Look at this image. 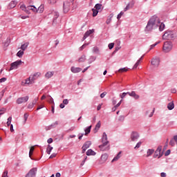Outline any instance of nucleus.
<instances>
[{
	"label": "nucleus",
	"mask_w": 177,
	"mask_h": 177,
	"mask_svg": "<svg viewBox=\"0 0 177 177\" xmlns=\"http://www.w3.org/2000/svg\"><path fill=\"white\" fill-rule=\"evenodd\" d=\"M28 99H30L28 95H26L25 97H19L17 100V104H21L22 103H26V102H28Z\"/></svg>",
	"instance_id": "0eeeda50"
},
{
	"label": "nucleus",
	"mask_w": 177,
	"mask_h": 177,
	"mask_svg": "<svg viewBox=\"0 0 177 177\" xmlns=\"http://www.w3.org/2000/svg\"><path fill=\"white\" fill-rule=\"evenodd\" d=\"M59 125V122L56 121L55 122L53 123L50 127L51 128H55Z\"/></svg>",
	"instance_id": "09e8293b"
},
{
	"label": "nucleus",
	"mask_w": 177,
	"mask_h": 177,
	"mask_svg": "<svg viewBox=\"0 0 177 177\" xmlns=\"http://www.w3.org/2000/svg\"><path fill=\"white\" fill-rule=\"evenodd\" d=\"M124 15V12H120V14L118 15L117 19L118 20H120V17H122V15Z\"/></svg>",
	"instance_id": "6e6d98bb"
},
{
	"label": "nucleus",
	"mask_w": 177,
	"mask_h": 177,
	"mask_svg": "<svg viewBox=\"0 0 177 177\" xmlns=\"http://www.w3.org/2000/svg\"><path fill=\"white\" fill-rule=\"evenodd\" d=\"M91 145H92V143L91 142V141H86L84 145L82 146V153H85V151H86L87 149H89V147H91Z\"/></svg>",
	"instance_id": "ddd939ff"
},
{
	"label": "nucleus",
	"mask_w": 177,
	"mask_h": 177,
	"mask_svg": "<svg viewBox=\"0 0 177 177\" xmlns=\"http://www.w3.org/2000/svg\"><path fill=\"white\" fill-rule=\"evenodd\" d=\"M30 10H32V12H34L35 13L38 12V10L34 6H28V12H30Z\"/></svg>",
	"instance_id": "a211bd4d"
},
{
	"label": "nucleus",
	"mask_w": 177,
	"mask_h": 177,
	"mask_svg": "<svg viewBox=\"0 0 177 177\" xmlns=\"http://www.w3.org/2000/svg\"><path fill=\"white\" fill-rule=\"evenodd\" d=\"M154 153V149H148L147 151V157H150Z\"/></svg>",
	"instance_id": "c756f323"
},
{
	"label": "nucleus",
	"mask_w": 177,
	"mask_h": 177,
	"mask_svg": "<svg viewBox=\"0 0 177 177\" xmlns=\"http://www.w3.org/2000/svg\"><path fill=\"white\" fill-rule=\"evenodd\" d=\"M174 38H176V33L172 30H166L162 35V39L172 41Z\"/></svg>",
	"instance_id": "7ed1b4c3"
},
{
	"label": "nucleus",
	"mask_w": 177,
	"mask_h": 177,
	"mask_svg": "<svg viewBox=\"0 0 177 177\" xmlns=\"http://www.w3.org/2000/svg\"><path fill=\"white\" fill-rule=\"evenodd\" d=\"M140 146H142V142H138L136 144V147H134V149H135L136 150H138V149H139V147H140Z\"/></svg>",
	"instance_id": "49530a36"
},
{
	"label": "nucleus",
	"mask_w": 177,
	"mask_h": 177,
	"mask_svg": "<svg viewBox=\"0 0 177 177\" xmlns=\"http://www.w3.org/2000/svg\"><path fill=\"white\" fill-rule=\"evenodd\" d=\"M120 158H121V152H119L117 156L113 158L112 162H114V161H118Z\"/></svg>",
	"instance_id": "393cba45"
},
{
	"label": "nucleus",
	"mask_w": 177,
	"mask_h": 177,
	"mask_svg": "<svg viewBox=\"0 0 177 177\" xmlns=\"http://www.w3.org/2000/svg\"><path fill=\"white\" fill-rule=\"evenodd\" d=\"M70 6H71L70 2L68 1L64 2V5H63L64 13H68V12L70 10Z\"/></svg>",
	"instance_id": "f8f14e48"
},
{
	"label": "nucleus",
	"mask_w": 177,
	"mask_h": 177,
	"mask_svg": "<svg viewBox=\"0 0 177 177\" xmlns=\"http://www.w3.org/2000/svg\"><path fill=\"white\" fill-rule=\"evenodd\" d=\"M93 53L99 54V48L97 47L93 48Z\"/></svg>",
	"instance_id": "de8ad7c7"
},
{
	"label": "nucleus",
	"mask_w": 177,
	"mask_h": 177,
	"mask_svg": "<svg viewBox=\"0 0 177 177\" xmlns=\"http://www.w3.org/2000/svg\"><path fill=\"white\" fill-rule=\"evenodd\" d=\"M21 10H24V12H26L27 13V15H30V11H28V6L26 7V6L24 5H21L20 6Z\"/></svg>",
	"instance_id": "aec40b11"
},
{
	"label": "nucleus",
	"mask_w": 177,
	"mask_h": 177,
	"mask_svg": "<svg viewBox=\"0 0 177 177\" xmlns=\"http://www.w3.org/2000/svg\"><path fill=\"white\" fill-rule=\"evenodd\" d=\"M47 97L48 98L49 103H53L55 104V102L53 101V98L50 95H48Z\"/></svg>",
	"instance_id": "37998d69"
},
{
	"label": "nucleus",
	"mask_w": 177,
	"mask_h": 177,
	"mask_svg": "<svg viewBox=\"0 0 177 177\" xmlns=\"http://www.w3.org/2000/svg\"><path fill=\"white\" fill-rule=\"evenodd\" d=\"M21 63H23L21 60H17L11 63L9 71H12V70H17V68H19V66H21Z\"/></svg>",
	"instance_id": "39448f33"
},
{
	"label": "nucleus",
	"mask_w": 177,
	"mask_h": 177,
	"mask_svg": "<svg viewBox=\"0 0 177 177\" xmlns=\"http://www.w3.org/2000/svg\"><path fill=\"white\" fill-rule=\"evenodd\" d=\"M16 5H17V2L12 1L9 3V7L10 9H13V8H16Z\"/></svg>",
	"instance_id": "bb28decb"
},
{
	"label": "nucleus",
	"mask_w": 177,
	"mask_h": 177,
	"mask_svg": "<svg viewBox=\"0 0 177 177\" xmlns=\"http://www.w3.org/2000/svg\"><path fill=\"white\" fill-rule=\"evenodd\" d=\"M128 71V68H122L119 69V73H125Z\"/></svg>",
	"instance_id": "a18cd8bd"
},
{
	"label": "nucleus",
	"mask_w": 177,
	"mask_h": 177,
	"mask_svg": "<svg viewBox=\"0 0 177 177\" xmlns=\"http://www.w3.org/2000/svg\"><path fill=\"white\" fill-rule=\"evenodd\" d=\"M10 124H12V117L10 116L8 118V121H7V127H10Z\"/></svg>",
	"instance_id": "a19ab883"
},
{
	"label": "nucleus",
	"mask_w": 177,
	"mask_h": 177,
	"mask_svg": "<svg viewBox=\"0 0 177 177\" xmlns=\"http://www.w3.org/2000/svg\"><path fill=\"white\" fill-rule=\"evenodd\" d=\"M55 75L54 71H48L45 74V78L49 80V78H52V76Z\"/></svg>",
	"instance_id": "dca6fc26"
},
{
	"label": "nucleus",
	"mask_w": 177,
	"mask_h": 177,
	"mask_svg": "<svg viewBox=\"0 0 177 177\" xmlns=\"http://www.w3.org/2000/svg\"><path fill=\"white\" fill-rule=\"evenodd\" d=\"M167 109L168 110H174V109H175V104H174V101L167 104Z\"/></svg>",
	"instance_id": "6ab92c4d"
},
{
	"label": "nucleus",
	"mask_w": 177,
	"mask_h": 177,
	"mask_svg": "<svg viewBox=\"0 0 177 177\" xmlns=\"http://www.w3.org/2000/svg\"><path fill=\"white\" fill-rule=\"evenodd\" d=\"M95 60H96V57L91 56L89 59H88L89 64H91V63H93V62H95Z\"/></svg>",
	"instance_id": "f704fd0d"
},
{
	"label": "nucleus",
	"mask_w": 177,
	"mask_h": 177,
	"mask_svg": "<svg viewBox=\"0 0 177 177\" xmlns=\"http://www.w3.org/2000/svg\"><path fill=\"white\" fill-rule=\"evenodd\" d=\"M128 95V93H122V94L120 95L121 99H124L127 95Z\"/></svg>",
	"instance_id": "5fc2aeb1"
},
{
	"label": "nucleus",
	"mask_w": 177,
	"mask_h": 177,
	"mask_svg": "<svg viewBox=\"0 0 177 177\" xmlns=\"http://www.w3.org/2000/svg\"><path fill=\"white\" fill-rule=\"evenodd\" d=\"M109 49H113L114 48V43H111L108 45Z\"/></svg>",
	"instance_id": "4d7b16f0"
},
{
	"label": "nucleus",
	"mask_w": 177,
	"mask_h": 177,
	"mask_svg": "<svg viewBox=\"0 0 177 177\" xmlns=\"http://www.w3.org/2000/svg\"><path fill=\"white\" fill-rule=\"evenodd\" d=\"M153 114H154V109L151 112H150V113L149 114V118L153 117Z\"/></svg>",
	"instance_id": "0e129e2a"
},
{
	"label": "nucleus",
	"mask_w": 177,
	"mask_h": 177,
	"mask_svg": "<svg viewBox=\"0 0 177 177\" xmlns=\"http://www.w3.org/2000/svg\"><path fill=\"white\" fill-rule=\"evenodd\" d=\"M160 176H161V177H167V174L165 173V172H162V173L160 174Z\"/></svg>",
	"instance_id": "774afa93"
},
{
	"label": "nucleus",
	"mask_w": 177,
	"mask_h": 177,
	"mask_svg": "<svg viewBox=\"0 0 177 177\" xmlns=\"http://www.w3.org/2000/svg\"><path fill=\"white\" fill-rule=\"evenodd\" d=\"M107 158H109V155H107V153H104L101 156V160L102 162H106V161H107Z\"/></svg>",
	"instance_id": "412c9836"
},
{
	"label": "nucleus",
	"mask_w": 177,
	"mask_h": 177,
	"mask_svg": "<svg viewBox=\"0 0 177 177\" xmlns=\"http://www.w3.org/2000/svg\"><path fill=\"white\" fill-rule=\"evenodd\" d=\"M23 55H24V51L23 50H20L19 51L17 52V56L18 57H23Z\"/></svg>",
	"instance_id": "2f4dec72"
},
{
	"label": "nucleus",
	"mask_w": 177,
	"mask_h": 177,
	"mask_svg": "<svg viewBox=\"0 0 177 177\" xmlns=\"http://www.w3.org/2000/svg\"><path fill=\"white\" fill-rule=\"evenodd\" d=\"M5 81H6V78L2 77L1 79H0V84H2V82H5Z\"/></svg>",
	"instance_id": "e2e57ef3"
},
{
	"label": "nucleus",
	"mask_w": 177,
	"mask_h": 177,
	"mask_svg": "<svg viewBox=\"0 0 177 177\" xmlns=\"http://www.w3.org/2000/svg\"><path fill=\"white\" fill-rule=\"evenodd\" d=\"M37 12H39V13H42V12H44V6L41 5V6L38 8Z\"/></svg>",
	"instance_id": "79ce46f5"
},
{
	"label": "nucleus",
	"mask_w": 177,
	"mask_h": 177,
	"mask_svg": "<svg viewBox=\"0 0 177 177\" xmlns=\"http://www.w3.org/2000/svg\"><path fill=\"white\" fill-rule=\"evenodd\" d=\"M160 24V18L156 15L152 16L150 19L149 20L147 26L145 28V31L149 32L154 28H157L158 25Z\"/></svg>",
	"instance_id": "f257e3e1"
},
{
	"label": "nucleus",
	"mask_w": 177,
	"mask_h": 177,
	"mask_svg": "<svg viewBox=\"0 0 177 177\" xmlns=\"http://www.w3.org/2000/svg\"><path fill=\"white\" fill-rule=\"evenodd\" d=\"M35 106L32 102L30 103L28 106V109H32Z\"/></svg>",
	"instance_id": "bf43d9fd"
},
{
	"label": "nucleus",
	"mask_w": 177,
	"mask_h": 177,
	"mask_svg": "<svg viewBox=\"0 0 177 177\" xmlns=\"http://www.w3.org/2000/svg\"><path fill=\"white\" fill-rule=\"evenodd\" d=\"M52 150H53V147H51L50 145H48V147L46 149V153L48 154H50V152L52 151Z\"/></svg>",
	"instance_id": "72a5a7b5"
},
{
	"label": "nucleus",
	"mask_w": 177,
	"mask_h": 177,
	"mask_svg": "<svg viewBox=\"0 0 177 177\" xmlns=\"http://www.w3.org/2000/svg\"><path fill=\"white\" fill-rule=\"evenodd\" d=\"M25 84H27L28 85H30V84H32L31 83V78H30V77L26 80Z\"/></svg>",
	"instance_id": "603ef678"
},
{
	"label": "nucleus",
	"mask_w": 177,
	"mask_h": 177,
	"mask_svg": "<svg viewBox=\"0 0 177 177\" xmlns=\"http://www.w3.org/2000/svg\"><path fill=\"white\" fill-rule=\"evenodd\" d=\"M169 145L171 146H175V142L174 141V140H171L169 142Z\"/></svg>",
	"instance_id": "052dcab7"
},
{
	"label": "nucleus",
	"mask_w": 177,
	"mask_h": 177,
	"mask_svg": "<svg viewBox=\"0 0 177 177\" xmlns=\"http://www.w3.org/2000/svg\"><path fill=\"white\" fill-rule=\"evenodd\" d=\"M158 27H159V31H164L165 28V24H164V23L160 22Z\"/></svg>",
	"instance_id": "a878e982"
},
{
	"label": "nucleus",
	"mask_w": 177,
	"mask_h": 177,
	"mask_svg": "<svg viewBox=\"0 0 177 177\" xmlns=\"http://www.w3.org/2000/svg\"><path fill=\"white\" fill-rule=\"evenodd\" d=\"M92 12H93V17H96V16H97V13H99V10L95 8L92 9Z\"/></svg>",
	"instance_id": "473e14b6"
},
{
	"label": "nucleus",
	"mask_w": 177,
	"mask_h": 177,
	"mask_svg": "<svg viewBox=\"0 0 177 177\" xmlns=\"http://www.w3.org/2000/svg\"><path fill=\"white\" fill-rule=\"evenodd\" d=\"M41 77V73L40 72H36L33 75H31L30 76V78L31 79V84H34L36 80H38Z\"/></svg>",
	"instance_id": "6e6552de"
},
{
	"label": "nucleus",
	"mask_w": 177,
	"mask_h": 177,
	"mask_svg": "<svg viewBox=\"0 0 177 177\" xmlns=\"http://www.w3.org/2000/svg\"><path fill=\"white\" fill-rule=\"evenodd\" d=\"M128 95H129L131 97H133L134 99H136V100H138V99H139L140 97L139 96V95L136 94V93L135 91H132V92H127Z\"/></svg>",
	"instance_id": "2eb2a0df"
},
{
	"label": "nucleus",
	"mask_w": 177,
	"mask_h": 177,
	"mask_svg": "<svg viewBox=\"0 0 177 177\" xmlns=\"http://www.w3.org/2000/svg\"><path fill=\"white\" fill-rule=\"evenodd\" d=\"M140 64V60H138L137 62L134 64L133 68H138V66Z\"/></svg>",
	"instance_id": "3c124183"
},
{
	"label": "nucleus",
	"mask_w": 177,
	"mask_h": 177,
	"mask_svg": "<svg viewBox=\"0 0 177 177\" xmlns=\"http://www.w3.org/2000/svg\"><path fill=\"white\" fill-rule=\"evenodd\" d=\"M85 60H86V55H82V56L78 59L79 63H84V62H85Z\"/></svg>",
	"instance_id": "4be33fe9"
},
{
	"label": "nucleus",
	"mask_w": 177,
	"mask_h": 177,
	"mask_svg": "<svg viewBox=\"0 0 177 177\" xmlns=\"http://www.w3.org/2000/svg\"><path fill=\"white\" fill-rule=\"evenodd\" d=\"M160 57H155L152 58L151 60V66H153V67H156V68H157L160 66Z\"/></svg>",
	"instance_id": "423d86ee"
},
{
	"label": "nucleus",
	"mask_w": 177,
	"mask_h": 177,
	"mask_svg": "<svg viewBox=\"0 0 177 177\" xmlns=\"http://www.w3.org/2000/svg\"><path fill=\"white\" fill-rule=\"evenodd\" d=\"M88 45H89V43L83 44L80 48H79V50L80 52H82V50H84V49H85V48H86V46H88Z\"/></svg>",
	"instance_id": "c9c22d12"
},
{
	"label": "nucleus",
	"mask_w": 177,
	"mask_h": 177,
	"mask_svg": "<svg viewBox=\"0 0 177 177\" xmlns=\"http://www.w3.org/2000/svg\"><path fill=\"white\" fill-rule=\"evenodd\" d=\"M35 175H37V168L34 167L28 171L26 177H35Z\"/></svg>",
	"instance_id": "9b49d317"
},
{
	"label": "nucleus",
	"mask_w": 177,
	"mask_h": 177,
	"mask_svg": "<svg viewBox=\"0 0 177 177\" xmlns=\"http://www.w3.org/2000/svg\"><path fill=\"white\" fill-rule=\"evenodd\" d=\"M172 48H174V44L172 41H165L163 44L162 51L164 53H169L172 50Z\"/></svg>",
	"instance_id": "20e7f679"
},
{
	"label": "nucleus",
	"mask_w": 177,
	"mask_h": 177,
	"mask_svg": "<svg viewBox=\"0 0 177 177\" xmlns=\"http://www.w3.org/2000/svg\"><path fill=\"white\" fill-rule=\"evenodd\" d=\"M71 71H72L74 74H75L77 73H81V71H82V68L80 67L72 66L71 68Z\"/></svg>",
	"instance_id": "4468645a"
},
{
	"label": "nucleus",
	"mask_w": 177,
	"mask_h": 177,
	"mask_svg": "<svg viewBox=\"0 0 177 177\" xmlns=\"http://www.w3.org/2000/svg\"><path fill=\"white\" fill-rule=\"evenodd\" d=\"M139 138H140V136L139 135V133H138L137 131H133L131 133V140H132V142H136L138 139H139Z\"/></svg>",
	"instance_id": "9d476101"
},
{
	"label": "nucleus",
	"mask_w": 177,
	"mask_h": 177,
	"mask_svg": "<svg viewBox=\"0 0 177 177\" xmlns=\"http://www.w3.org/2000/svg\"><path fill=\"white\" fill-rule=\"evenodd\" d=\"M32 151H34V147H31L30 151H29V157H31L32 156Z\"/></svg>",
	"instance_id": "864d4df0"
},
{
	"label": "nucleus",
	"mask_w": 177,
	"mask_h": 177,
	"mask_svg": "<svg viewBox=\"0 0 177 177\" xmlns=\"http://www.w3.org/2000/svg\"><path fill=\"white\" fill-rule=\"evenodd\" d=\"M8 170H5L3 172L1 177H9V175H8Z\"/></svg>",
	"instance_id": "c03bdc74"
},
{
	"label": "nucleus",
	"mask_w": 177,
	"mask_h": 177,
	"mask_svg": "<svg viewBox=\"0 0 177 177\" xmlns=\"http://www.w3.org/2000/svg\"><path fill=\"white\" fill-rule=\"evenodd\" d=\"M53 142V139H52V138H49L47 140V142L48 143V145H50V143H52Z\"/></svg>",
	"instance_id": "69168bd1"
},
{
	"label": "nucleus",
	"mask_w": 177,
	"mask_h": 177,
	"mask_svg": "<svg viewBox=\"0 0 177 177\" xmlns=\"http://www.w3.org/2000/svg\"><path fill=\"white\" fill-rule=\"evenodd\" d=\"M24 124H25L26 122H27V120H28V113H24Z\"/></svg>",
	"instance_id": "ea45409f"
},
{
	"label": "nucleus",
	"mask_w": 177,
	"mask_h": 177,
	"mask_svg": "<svg viewBox=\"0 0 177 177\" xmlns=\"http://www.w3.org/2000/svg\"><path fill=\"white\" fill-rule=\"evenodd\" d=\"M162 150V147L161 146H159L156 151H155V153H154V156L153 157L156 158H160V157H162V153L161 152Z\"/></svg>",
	"instance_id": "1a4fd4ad"
},
{
	"label": "nucleus",
	"mask_w": 177,
	"mask_h": 177,
	"mask_svg": "<svg viewBox=\"0 0 177 177\" xmlns=\"http://www.w3.org/2000/svg\"><path fill=\"white\" fill-rule=\"evenodd\" d=\"M91 128H92V126H89L84 129L85 135H88V133H91Z\"/></svg>",
	"instance_id": "7c9ffc66"
},
{
	"label": "nucleus",
	"mask_w": 177,
	"mask_h": 177,
	"mask_svg": "<svg viewBox=\"0 0 177 177\" xmlns=\"http://www.w3.org/2000/svg\"><path fill=\"white\" fill-rule=\"evenodd\" d=\"M101 126H102V123L100 122V121H99L95 125V131H97L98 129H100Z\"/></svg>",
	"instance_id": "e433bc0d"
},
{
	"label": "nucleus",
	"mask_w": 177,
	"mask_h": 177,
	"mask_svg": "<svg viewBox=\"0 0 177 177\" xmlns=\"http://www.w3.org/2000/svg\"><path fill=\"white\" fill-rule=\"evenodd\" d=\"M52 15L54 17L53 19V23H56V19L59 17V12L53 11Z\"/></svg>",
	"instance_id": "f3484780"
},
{
	"label": "nucleus",
	"mask_w": 177,
	"mask_h": 177,
	"mask_svg": "<svg viewBox=\"0 0 177 177\" xmlns=\"http://www.w3.org/2000/svg\"><path fill=\"white\" fill-rule=\"evenodd\" d=\"M86 156H96V152H95L92 149H88L86 151Z\"/></svg>",
	"instance_id": "5701e85b"
},
{
	"label": "nucleus",
	"mask_w": 177,
	"mask_h": 177,
	"mask_svg": "<svg viewBox=\"0 0 177 177\" xmlns=\"http://www.w3.org/2000/svg\"><path fill=\"white\" fill-rule=\"evenodd\" d=\"M93 32H95V29L89 30L85 32L84 35L88 37L91 34H93Z\"/></svg>",
	"instance_id": "cd10ccee"
},
{
	"label": "nucleus",
	"mask_w": 177,
	"mask_h": 177,
	"mask_svg": "<svg viewBox=\"0 0 177 177\" xmlns=\"http://www.w3.org/2000/svg\"><path fill=\"white\" fill-rule=\"evenodd\" d=\"M28 45H30V43L26 42L21 46L20 49H21V50L24 51V50H26V49H27V48H28Z\"/></svg>",
	"instance_id": "b1692460"
},
{
	"label": "nucleus",
	"mask_w": 177,
	"mask_h": 177,
	"mask_svg": "<svg viewBox=\"0 0 177 177\" xmlns=\"http://www.w3.org/2000/svg\"><path fill=\"white\" fill-rule=\"evenodd\" d=\"M113 17H114V15L113 14H111L109 15V18H108L106 19V24H110V23H111V20H113Z\"/></svg>",
	"instance_id": "c85d7f7f"
},
{
	"label": "nucleus",
	"mask_w": 177,
	"mask_h": 177,
	"mask_svg": "<svg viewBox=\"0 0 177 177\" xmlns=\"http://www.w3.org/2000/svg\"><path fill=\"white\" fill-rule=\"evenodd\" d=\"M59 125V122L56 121L55 122L53 123L50 127L51 128H55Z\"/></svg>",
	"instance_id": "8fccbe9b"
},
{
	"label": "nucleus",
	"mask_w": 177,
	"mask_h": 177,
	"mask_svg": "<svg viewBox=\"0 0 177 177\" xmlns=\"http://www.w3.org/2000/svg\"><path fill=\"white\" fill-rule=\"evenodd\" d=\"M95 9L96 10H100V9H102V4H100V3L95 4Z\"/></svg>",
	"instance_id": "4c0bfd02"
},
{
	"label": "nucleus",
	"mask_w": 177,
	"mask_h": 177,
	"mask_svg": "<svg viewBox=\"0 0 177 177\" xmlns=\"http://www.w3.org/2000/svg\"><path fill=\"white\" fill-rule=\"evenodd\" d=\"M57 156V153H52L50 156V158H55V157H56Z\"/></svg>",
	"instance_id": "338daca9"
},
{
	"label": "nucleus",
	"mask_w": 177,
	"mask_h": 177,
	"mask_svg": "<svg viewBox=\"0 0 177 177\" xmlns=\"http://www.w3.org/2000/svg\"><path fill=\"white\" fill-rule=\"evenodd\" d=\"M102 145H99V149L102 151L110 150V144L109 143V140H107V134L106 133H103L102 134Z\"/></svg>",
	"instance_id": "f03ea898"
},
{
	"label": "nucleus",
	"mask_w": 177,
	"mask_h": 177,
	"mask_svg": "<svg viewBox=\"0 0 177 177\" xmlns=\"http://www.w3.org/2000/svg\"><path fill=\"white\" fill-rule=\"evenodd\" d=\"M107 95V92L104 91V93H101L100 95V97L101 99H103V97H104V96H106Z\"/></svg>",
	"instance_id": "13d9d810"
},
{
	"label": "nucleus",
	"mask_w": 177,
	"mask_h": 177,
	"mask_svg": "<svg viewBox=\"0 0 177 177\" xmlns=\"http://www.w3.org/2000/svg\"><path fill=\"white\" fill-rule=\"evenodd\" d=\"M160 42H161V41H159L156 42L154 44L151 45L149 50H151V49H153V48H156V46H157V45H158V44H160Z\"/></svg>",
	"instance_id": "58836bf2"
},
{
	"label": "nucleus",
	"mask_w": 177,
	"mask_h": 177,
	"mask_svg": "<svg viewBox=\"0 0 177 177\" xmlns=\"http://www.w3.org/2000/svg\"><path fill=\"white\" fill-rule=\"evenodd\" d=\"M62 103L64 104H68V100H67V99L64 100Z\"/></svg>",
	"instance_id": "680f3d73"
}]
</instances>
